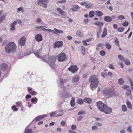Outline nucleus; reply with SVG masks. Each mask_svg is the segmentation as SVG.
Wrapping results in <instances>:
<instances>
[{"label":"nucleus","mask_w":133,"mask_h":133,"mask_svg":"<svg viewBox=\"0 0 133 133\" xmlns=\"http://www.w3.org/2000/svg\"><path fill=\"white\" fill-rule=\"evenodd\" d=\"M35 39L37 41H40L42 40V36L41 34H38L35 36Z\"/></svg>","instance_id":"nucleus-16"},{"label":"nucleus","mask_w":133,"mask_h":133,"mask_svg":"<svg viewBox=\"0 0 133 133\" xmlns=\"http://www.w3.org/2000/svg\"><path fill=\"white\" fill-rule=\"evenodd\" d=\"M79 79V77L77 75H75L74 76L72 79V81L74 83H75L78 82Z\"/></svg>","instance_id":"nucleus-15"},{"label":"nucleus","mask_w":133,"mask_h":133,"mask_svg":"<svg viewBox=\"0 0 133 133\" xmlns=\"http://www.w3.org/2000/svg\"><path fill=\"white\" fill-rule=\"evenodd\" d=\"M94 24L96 26L100 27V28L104 24L103 22L100 21H97L95 22L94 23Z\"/></svg>","instance_id":"nucleus-18"},{"label":"nucleus","mask_w":133,"mask_h":133,"mask_svg":"<svg viewBox=\"0 0 133 133\" xmlns=\"http://www.w3.org/2000/svg\"><path fill=\"white\" fill-rule=\"evenodd\" d=\"M17 22L16 21H14L11 24L10 29L12 30H14L15 29V25L16 24Z\"/></svg>","instance_id":"nucleus-19"},{"label":"nucleus","mask_w":133,"mask_h":133,"mask_svg":"<svg viewBox=\"0 0 133 133\" xmlns=\"http://www.w3.org/2000/svg\"><path fill=\"white\" fill-rule=\"evenodd\" d=\"M85 48L82 46V47L81 52L82 54L83 55H85Z\"/></svg>","instance_id":"nucleus-39"},{"label":"nucleus","mask_w":133,"mask_h":133,"mask_svg":"<svg viewBox=\"0 0 133 133\" xmlns=\"http://www.w3.org/2000/svg\"><path fill=\"white\" fill-rule=\"evenodd\" d=\"M94 12L93 11H90L89 13L88 16L90 18H91L93 17L94 15Z\"/></svg>","instance_id":"nucleus-27"},{"label":"nucleus","mask_w":133,"mask_h":133,"mask_svg":"<svg viewBox=\"0 0 133 133\" xmlns=\"http://www.w3.org/2000/svg\"><path fill=\"white\" fill-rule=\"evenodd\" d=\"M85 114V112L83 110H82L81 111H79L78 113V115H83Z\"/></svg>","instance_id":"nucleus-40"},{"label":"nucleus","mask_w":133,"mask_h":133,"mask_svg":"<svg viewBox=\"0 0 133 133\" xmlns=\"http://www.w3.org/2000/svg\"><path fill=\"white\" fill-rule=\"evenodd\" d=\"M66 58V55L64 53H60L58 56V60L59 62L63 61Z\"/></svg>","instance_id":"nucleus-8"},{"label":"nucleus","mask_w":133,"mask_h":133,"mask_svg":"<svg viewBox=\"0 0 133 133\" xmlns=\"http://www.w3.org/2000/svg\"><path fill=\"white\" fill-rule=\"evenodd\" d=\"M122 109L124 112H126L127 110V108L125 105H122Z\"/></svg>","instance_id":"nucleus-32"},{"label":"nucleus","mask_w":133,"mask_h":133,"mask_svg":"<svg viewBox=\"0 0 133 133\" xmlns=\"http://www.w3.org/2000/svg\"><path fill=\"white\" fill-rule=\"evenodd\" d=\"M72 97L71 94L69 93H67L64 94L62 95V97L64 98H66L68 97Z\"/></svg>","instance_id":"nucleus-23"},{"label":"nucleus","mask_w":133,"mask_h":133,"mask_svg":"<svg viewBox=\"0 0 133 133\" xmlns=\"http://www.w3.org/2000/svg\"><path fill=\"white\" fill-rule=\"evenodd\" d=\"M17 12H19L20 11H21L22 12H24V10L23 9V7H20L17 8Z\"/></svg>","instance_id":"nucleus-38"},{"label":"nucleus","mask_w":133,"mask_h":133,"mask_svg":"<svg viewBox=\"0 0 133 133\" xmlns=\"http://www.w3.org/2000/svg\"><path fill=\"white\" fill-rule=\"evenodd\" d=\"M112 109L111 108L109 107L106 105L102 112L106 114H109L112 112Z\"/></svg>","instance_id":"nucleus-10"},{"label":"nucleus","mask_w":133,"mask_h":133,"mask_svg":"<svg viewBox=\"0 0 133 133\" xmlns=\"http://www.w3.org/2000/svg\"><path fill=\"white\" fill-rule=\"evenodd\" d=\"M76 35L78 36H82V33L79 30H78L76 32Z\"/></svg>","instance_id":"nucleus-46"},{"label":"nucleus","mask_w":133,"mask_h":133,"mask_svg":"<svg viewBox=\"0 0 133 133\" xmlns=\"http://www.w3.org/2000/svg\"><path fill=\"white\" fill-rule=\"evenodd\" d=\"M46 116H47L45 115L39 116L35 118V120L36 121H38L46 117Z\"/></svg>","instance_id":"nucleus-13"},{"label":"nucleus","mask_w":133,"mask_h":133,"mask_svg":"<svg viewBox=\"0 0 133 133\" xmlns=\"http://www.w3.org/2000/svg\"><path fill=\"white\" fill-rule=\"evenodd\" d=\"M50 62V65L52 68H54L55 66V62L56 59V57L55 56H52L49 57Z\"/></svg>","instance_id":"nucleus-5"},{"label":"nucleus","mask_w":133,"mask_h":133,"mask_svg":"<svg viewBox=\"0 0 133 133\" xmlns=\"http://www.w3.org/2000/svg\"><path fill=\"white\" fill-rule=\"evenodd\" d=\"M108 76L110 77H112L113 76L112 73L111 72H109L108 73Z\"/></svg>","instance_id":"nucleus-61"},{"label":"nucleus","mask_w":133,"mask_h":133,"mask_svg":"<svg viewBox=\"0 0 133 133\" xmlns=\"http://www.w3.org/2000/svg\"><path fill=\"white\" fill-rule=\"evenodd\" d=\"M106 105L101 101H98L96 103V105L98 109L101 112H102Z\"/></svg>","instance_id":"nucleus-6"},{"label":"nucleus","mask_w":133,"mask_h":133,"mask_svg":"<svg viewBox=\"0 0 133 133\" xmlns=\"http://www.w3.org/2000/svg\"><path fill=\"white\" fill-rule=\"evenodd\" d=\"M77 102L78 104L80 105H82L83 103V101L80 98L77 99Z\"/></svg>","instance_id":"nucleus-29"},{"label":"nucleus","mask_w":133,"mask_h":133,"mask_svg":"<svg viewBox=\"0 0 133 133\" xmlns=\"http://www.w3.org/2000/svg\"><path fill=\"white\" fill-rule=\"evenodd\" d=\"M39 29H41V30L48 31L54 34L57 33H63V31L62 30H60L57 29L55 28H54V29L55 31L53 30L50 29H46V27L45 26H39Z\"/></svg>","instance_id":"nucleus-4"},{"label":"nucleus","mask_w":133,"mask_h":133,"mask_svg":"<svg viewBox=\"0 0 133 133\" xmlns=\"http://www.w3.org/2000/svg\"><path fill=\"white\" fill-rule=\"evenodd\" d=\"M107 34V30L106 28H104L103 30V31L101 35L102 38L105 37Z\"/></svg>","instance_id":"nucleus-20"},{"label":"nucleus","mask_w":133,"mask_h":133,"mask_svg":"<svg viewBox=\"0 0 133 133\" xmlns=\"http://www.w3.org/2000/svg\"><path fill=\"white\" fill-rule=\"evenodd\" d=\"M65 124V122L64 121H62L61 123V125L63 126H64Z\"/></svg>","instance_id":"nucleus-62"},{"label":"nucleus","mask_w":133,"mask_h":133,"mask_svg":"<svg viewBox=\"0 0 133 133\" xmlns=\"http://www.w3.org/2000/svg\"><path fill=\"white\" fill-rule=\"evenodd\" d=\"M30 93L32 95H35L36 94V92L35 91H32L30 92Z\"/></svg>","instance_id":"nucleus-58"},{"label":"nucleus","mask_w":133,"mask_h":133,"mask_svg":"<svg viewBox=\"0 0 133 133\" xmlns=\"http://www.w3.org/2000/svg\"><path fill=\"white\" fill-rule=\"evenodd\" d=\"M124 61H125V64L127 65H130V62L128 60H124Z\"/></svg>","instance_id":"nucleus-45"},{"label":"nucleus","mask_w":133,"mask_h":133,"mask_svg":"<svg viewBox=\"0 0 133 133\" xmlns=\"http://www.w3.org/2000/svg\"><path fill=\"white\" fill-rule=\"evenodd\" d=\"M127 131L129 132H131V127H129L127 129Z\"/></svg>","instance_id":"nucleus-59"},{"label":"nucleus","mask_w":133,"mask_h":133,"mask_svg":"<svg viewBox=\"0 0 133 133\" xmlns=\"http://www.w3.org/2000/svg\"><path fill=\"white\" fill-rule=\"evenodd\" d=\"M12 108L13 111H17L18 110V109L17 108L15 105L13 106L12 107Z\"/></svg>","instance_id":"nucleus-43"},{"label":"nucleus","mask_w":133,"mask_h":133,"mask_svg":"<svg viewBox=\"0 0 133 133\" xmlns=\"http://www.w3.org/2000/svg\"><path fill=\"white\" fill-rule=\"evenodd\" d=\"M26 133H32V131L31 129H28L25 131Z\"/></svg>","instance_id":"nucleus-51"},{"label":"nucleus","mask_w":133,"mask_h":133,"mask_svg":"<svg viewBox=\"0 0 133 133\" xmlns=\"http://www.w3.org/2000/svg\"><path fill=\"white\" fill-rule=\"evenodd\" d=\"M124 28L119 27L117 28V30L119 32H122L124 30Z\"/></svg>","instance_id":"nucleus-36"},{"label":"nucleus","mask_w":133,"mask_h":133,"mask_svg":"<svg viewBox=\"0 0 133 133\" xmlns=\"http://www.w3.org/2000/svg\"><path fill=\"white\" fill-rule=\"evenodd\" d=\"M101 31H102V28L101 27H100L98 29V31L97 33V37H99V35H100V34L101 33Z\"/></svg>","instance_id":"nucleus-41"},{"label":"nucleus","mask_w":133,"mask_h":133,"mask_svg":"<svg viewBox=\"0 0 133 133\" xmlns=\"http://www.w3.org/2000/svg\"><path fill=\"white\" fill-rule=\"evenodd\" d=\"M115 44L116 46H119V42L118 39L116 38L115 39Z\"/></svg>","instance_id":"nucleus-34"},{"label":"nucleus","mask_w":133,"mask_h":133,"mask_svg":"<svg viewBox=\"0 0 133 133\" xmlns=\"http://www.w3.org/2000/svg\"><path fill=\"white\" fill-rule=\"evenodd\" d=\"M129 80L130 81V84H131V89L132 90H133V83L132 82V80H131L129 78Z\"/></svg>","instance_id":"nucleus-49"},{"label":"nucleus","mask_w":133,"mask_h":133,"mask_svg":"<svg viewBox=\"0 0 133 133\" xmlns=\"http://www.w3.org/2000/svg\"><path fill=\"white\" fill-rule=\"evenodd\" d=\"M118 57L119 59L121 61H124L125 59L121 55H119L118 56Z\"/></svg>","instance_id":"nucleus-47"},{"label":"nucleus","mask_w":133,"mask_h":133,"mask_svg":"<svg viewBox=\"0 0 133 133\" xmlns=\"http://www.w3.org/2000/svg\"><path fill=\"white\" fill-rule=\"evenodd\" d=\"M63 45V42L61 41H56L54 44V48H59L61 47Z\"/></svg>","instance_id":"nucleus-9"},{"label":"nucleus","mask_w":133,"mask_h":133,"mask_svg":"<svg viewBox=\"0 0 133 133\" xmlns=\"http://www.w3.org/2000/svg\"><path fill=\"white\" fill-rule=\"evenodd\" d=\"M96 15L99 17L102 16L103 14L102 12L100 11H96L95 12Z\"/></svg>","instance_id":"nucleus-24"},{"label":"nucleus","mask_w":133,"mask_h":133,"mask_svg":"<svg viewBox=\"0 0 133 133\" xmlns=\"http://www.w3.org/2000/svg\"><path fill=\"white\" fill-rule=\"evenodd\" d=\"M105 46L107 48L108 50H110L111 49V46L110 43L108 42H106L105 43Z\"/></svg>","instance_id":"nucleus-26"},{"label":"nucleus","mask_w":133,"mask_h":133,"mask_svg":"<svg viewBox=\"0 0 133 133\" xmlns=\"http://www.w3.org/2000/svg\"><path fill=\"white\" fill-rule=\"evenodd\" d=\"M7 64L5 63H3L0 65V69L4 70L7 68Z\"/></svg>","instance_id":"nucleus-14"},{"label":"nucleus","mask_w":133,"mask_h":133,"mask_svg":"<svg viewBox=\"0 0 133 133\" xmlns=\"http://www.w3.org/2000/svg\"><path fill=\"white\" fill-rule=\"evenodd\" d=\"M109 68L112 69H115L114 66L112 64H110L109 65Z\"/></svg>","instance_id":"nucleus-57"},{"label":"nucleus","mask_w":133,"mask_h":133,"mask_svg":"<svg viewBox=\"0 0 133 133\" xmlns=\"http://www.w3.org/2000/svg\"><path fill=\"white\" fill-rule=\"evenodd\" d=\"M83 118V117L82 116H79L77 118V120L78 121H81Z\"/></svg>","instance_id":"nucleus-55"},{"label":"nucleus","mask_w":133,"mask_h":133,"mask_svg":"<svg viewBox=\"0 0 133 133\" xmlns=\"http://www.w3.org/2000/svg\"><path fill=\"white\" fill-rule=\"evenodd\" d=\"M104 20L107 22H110L112 20V18L108 16H105L104 18Z\"/></svg>","instance_id":"nucleus-17"},{"label":"nucleus","mask_w":133,"mask_h":133,"mask_svg":"<svg viewBox=\"0 0 133 133\" xmlns=\"http://www.w3.org/2000/svg\"><path fill=\"white\" fill-rule=\"evenodd\" d=\"M71 129L73 130H75L77 129V127L75 125H72L71 127Z\"/></svg>","instance_id":"nucleus-53"},{"label":"nucleus","mask_w":133,"mask_h":133,"mask_svg":"<svg viewBox=\"0 0 133 133\" xmlns=\"http://www.w3.org/2000/svg\"><path fill=\"white\" fill-rule=\"evenodd\" d=\"M125 17L123 15H120L119 16L117 17V19L118 20H123L124 19Z\"/></svg>","instance_id":"nucleus-35"},{"label":"nucleus","mask_w":133,"mask_h":133,"mask_svg":"<svg viewBox=\"0 0 133 133\" xmlns=\"http://www.w3.org/2000/svg\"><path fill=\"white\" fill-rule=\"evenodd\" d=\"M89 81L90 83V86L91 89H95L98 87L99 82L96 75H92L90 76L89 78Z\"/></svg>","instance_id":"nucleus-2"},{"label":"nucleus","mask_w":133,"mask_h":133,"mask_svg":"<svg viewBox=\"0 0 133 133\" xmlns=\"http://www.w3.org/2000/svg\"><path fill=\"white\" fill-rule=\"evenodd\" d=\"M44 0H38V2L37 4L39 5L44 8L47 7V4L44 1Z\"/></svg>","instance_id":"nucleus-11"},{"label":"nucleus","mask_w":133,"mask_h":133,"mask_svg":"<svg viewBox=\"0 0 133 133\" xmlns=\"http://www.w3.org/2000/svg\"><path fill=\"white\" fill-rule=\"evenodd\" d=\"M83 101L88 104L92 102V100L89 98H85L84 99Z\"/></svg>","instance_id":"nucleus-22"},{"label":"nucleus","mask_w":133,"mask_h":133,"mask_svg":"<svg viewBox=\"0 0 133 133\" xmlns=\"http://www.w3.org/2000/svg\"><path fill=\"white\" fill-rule=\"evenodd\" d=\"M92 3H87V2L85 5V6L87 8H89L91 7L92 6Z\"/></svg>","instance_id":"nucleus-30"},{"label":"nucleus","mask_w":133,"mask_h":133,"mask_svg":"<svg viewBox=\"0 0 133 133\" xmlns=\"http://www.w3.org/2000/svg\"><path fill=\"white\" fill-rule=\"evenodd\" d=\"M67 38L68 40H71L72 39V37L70 36H68L67 37Z\"/></svg>","instance_id":"nucleus-64"},{"label":"nucleus","mask_w":133,"mask_h":133,"mask_svg":"<svg viewBox=\"0 0 133 133\" xmlns=\"http://www.w3.org/2000/svg\"><path fill=\"white\" fill-rule=\"evenodd\" d=\"M16 46L14 42H11L6 44L5 50L7 53L13 52L16 50Z\"/></svg>","instance_id":"nucleus-1"},{"label":"nucleus","mask_w":133,"mask_h":133,"mask_svg":"<svg viewBox=\"0 0 133 133\" xmlns=\"http://www.w3.org/2000/svg\"><path fill=\"white\" fill-rule=\"evenodd\" d=\"M56 112H53L50 113V116L51 117H53L55 116Z\"/></svg>","instance_id":"nucleus-54"},{"label":"nucleus","mask_w":133,"mask_h":133,"mask_svg":"<svg viewBox=\"0 0 133 133\" xmlns=\"http://www.w3.org/2000/svg\"><path fill=\"white\" fill-rule=\"evenodd\" d=\"M128 22H127L125 21L122 24V25L124 26H126L128 25Z\"/></svg>","instance_id":"nucleus-50"},{"label":"nucleus","mask_w":133,"mask_h":133,"mask_svg":"<svg viewBox=\"0 0 133 133\" xmlns=\"http://www.w3.org/2000/svg\"><path fill=\"white\" fill-rule=\"evenodd\" d=\"M31 96L29 95H27L25 97V98L26 99H28L29 98H31Z\"/></svg>","instance_id":"nucleus-63"},{"label":"nucleus","mask_w":133,"mask_h":133,"mask_svg":"<svg viewBox=\"0 0 133 133\" xmlns=\"http://www.w3.org/2000/svg\"><path fill=\"white\" fill-rule=\"evenodd\" d=\"M6 14L3 15L0 17V23H2L3 19L5 20V18L6 16Z\"/></svg>","instance_id":"nucleus-31"},{"label":"nucleus","mask_w":133,"mask_h":133,"mask_svg":"<svg viewBox=\"0 0 133 133\" xmlns=\"http://www.w3.org/2000/svg\"><path fill=\"white\" fill-rule=\"evenodd\" d=\"M34 54L36 56L38 57L41 58L39 55V52H35Z\"/></svg>","instance_id":"nucleus-52"},{"label":"nucleus","mask_w":133,"mask_h":133,"mask_svg":"<svg viewBox=\"0 0 133 133\" xmlns=\"http://www.w3.org/2000/svg\"><path fill=\"white\" fill-rule=\"evenodd\" d=\"M37 98L35 97L34 98H32L31 99V102L32 103H34L35 102L36 103L37 101Z\"/></svg>","instance_id":"nucleus-37"},{"label":"nucleus","mask_w":133,"mask_h":133,"mask_svg":"<svg viewBox=\"0 0 133 133\" xmlns=\"http://www.w3.org/2000/svg\"><path fill=\"white\" fill-rule=\"evenodd\" d=\"M70 105L71 106L73 107L75 105V99L74 97H72L70 102Z\"/></svg>","instance_id":"nucleus-25"},{"label":"nucleus","mask_w":133,"mask_h":133,"mask_svg":"<svg viewBox=\"0 0 133 133\" xmlns=\"http://www.w3.org/2000/svg\"><path fill=\"white\" fill-rule=\"evenodd\" d=\"M26 38L24 37H22L20 39L19 44L21 46H24L25 45V42Z\"/></svg>","instance_id":"nucleus-12"},{"label":"nucleus","mask_w":133,"mask_h":133,"mask_svg":"<svg viewBox=\"0 0 133 133\" xmlns=\"http://www.w3.org/2000/svg\"><path fill=\"white\" fill-rule=\"evenodd\" d=\"M16 104L17 107H21L22 105V103L21 101L16 102Z\"/></svg>","instance_id":"nucleus-44"},{"label":"nucleus","mask_w":133,"mask_h":133,"mask_svg":"<svg viewBox=\"0 0 133 133\" xmlns=\"http://www.w3.org/2000/svg\"><path fill=\"white\" fill-rule=\"evenodd\" d=\"M66 0H61V1H58L57 2V3H64L66 2Z\"/></svg>","instance_id":"nucleus-56"},{"label":"nucleus","mask_w":133,"mask_h":133,"mask_svg":"<svg viewBox=\"0 0 133 133\" xmlns=\"http://www.w3.org/2000/svg\"><path fill=\"white\" fill-rule=\"evenodd\" d=\"M78 69L77 66L75 65H73L68 68V70L73 73L77 72Z\"/></svg>","instance_id":"nucleus-7"},{"label":"nucleus","mask_w":133,"mask_h":133,"mask_svg":"<svg viewBox=\"0 0 133 133\" xmlns=\"http://www.w3.org/2000/svg\"><path fill=\"white\" fill-rule=\"evenodd\" d=\"M100 54L102 56H104L105 55V53L104 50H102L100 52Z\"/></svg>","instance_id":"nucleus-48"},{"label":"nucleus","mask_w":133,"mask_h":133,"mask_svg":"<svg viewBox=\"0 0 133 133\" xmlns=\"http://www.w3.org/2000/svg\"><path fill=\"white\" fill-rule=\"evenodd\" d=\"M103 93L104 95L108 96L109 97L115 96L116 95L115 91L112 88H105L104 90Z\"/></svg>","instance_id":"nucleus-3"},{"label":"nucleus","mask_w":133,"mask_h":133,"mask_svg":"<svg viewBox=\"0 0 133 133\" xmlns=\"http://www.w3.org/2000/svg\"><path fill=\"white\" fill-rule=\"evenodd\" d=\"M57 11L59 12V14L62 15H64V12L61 10L60 8H57Z\"/></svg>","instance_id":"nucleus-28"},{"label":"nucleus","mask_w":133,"mask_h":133,"mask_svg":"<svg viewBox=\"0 0 133 133\" xmlns=\"http://www.w3.org/2000/svg\"><path fill=\"white\" fill-rule=\"evenodd\" d=\"M103 45L102 43H99L96 46V49L97 50H99L100 48L102 47Z\"/></svg>","instance_id":"nucleus-33"},{"label":"nucleus","mask_w":133,"mask_h":133,"mask_svg":"<svg viewBox=\"0 0 133 133\" xmlns=\"http://www.w3.org/2000/svg\"><path fill=\"white\" fill-rule=\"evenodd\" d=\"M126 103L128 108L130 109H132V105L129 100H127Z\"/></svg>","instance_id":"nucleus-21"},{"label":"nucleus","mask_w":133,"mask_h":133,"mask_svg":"<svg viewBox=\"0 0 133 133\" xmlns=\"http://www.w3.org/2000/svg\"><path fill=\"white\" fill-rule=\"evenodd\" d=\"M118 83L120 84H122L124 83V81L122 78H120L118 80Z\"/></svg>","instance_id":"nucleus-42"},{"label":"nucleus","mask_w":133,"mask_h":133,"mask_svg":"<svg viewBox=\"0 0 133 133\" xmlns=\"http://www.w3.org/2000/svg\"><path fill=\"white\" fill-rule=\"evenodd\" d=\"M129 92H126V94L127 96H129L131 94V91L130 90H128Z\"/></svg>","instance_id":"nucleus-60"}]
</instances>
